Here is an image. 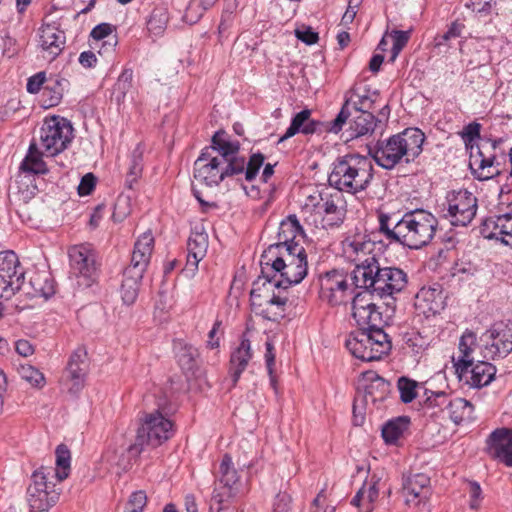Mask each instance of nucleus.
<instances>
[{"label": "nucleus", "mask_w": 512, "mask_h": 512, "mask_svg": "<svg viewBox=\"0 0 512 512\" xmlns=\"http://www.w3.org/2000/svg\"><path fill=\"white\" fill-rule=\"evenodd\" d=\"M261 274L250 292L254 307L269 320L277 321L284 316L287 297L275 289H287L300 283L307 275V254L302 245L269 246L261 255Z\"/></svg>", "instance_id": "f257e3e1"}, {"label": "nucleus", "mask_w": 512, "mask_h": 512, "mask_svg": "<svg viewBox=\"0 0 512 512\" xmlns=\"http://www.w3.org/2000/svg\"><path fill=\"white\" fill-rule=\"evenodd\" d=\"M378 221L379 232L387 241L414 250L427 246L438 228L437 218L424 209L408 211L397 221L392 215L380 212Z\"/></svg>", "instance_id": "f03ea898"}, {"label": "nucleus", "mask_w": 512, "mask_h": 512, "mask_svg": "<svg viewBox=\"0 0 512 512\" xmlns=\"http://www.w3.org/2000/svg\"><path fill=\"white\" fill-rule=\"evenodd\" d=\"M424 133L418 128H407L386 140L378 141L369 153L384 169L391 170L401 163L414 161L422 152Z\"/></svg>", "instance_id": "7ed1b4c3"}, {"label": "nucleus", "mask_w": 512, "mask_h": 512, "mask_svg": "<svg viewBox=\"0 0 512 512\" xmlns=\"http://www.w3.org/2000/svg\"><path fill=\"white\" fill-rule=\"evenodd\" d=\"M373 163L368 157L348 154L333 163L328 182L339 192L356 194L365 190L373 178Z\"/></svg>", "instance_id": "20e7f679"}, {"label": "nucleus", "mask_w": 512, "mask_h": 512, "mask_svg": "<svg viewBox=\"0 0 512 512\" xmlns=\"http://www.w3.org/2000/svg\"><path fill=\"white\" fill-rule=\"evenodd\" d=\"M371 260L370 265L367 264L355 272L352 279L356 287L370 290L380 297L392 296L406 287L408 277L402 269L382 267L377 258Z\"/></svg>", "instance_id": "39448f33"}, {"label": "nucleus", "mask_w": 512, "mask_h": 512, "mask_svg": "<svg viewBox=\"0 0 512 512\" xmlns=\"http://www.w3.org/2000/svg\"><path fill=\"white\" fill-rule=\"evenodd\" d=\"M173 433V423L159 411L147 414L137 430L135 442L127 448V458H123L120 460L121 463H117L115 474L120 477V467L123 470H128L132 466L131 460L138 457L146 446L156 448L170 439Z\"/></svg>", "instance_id": "423d86ee"}, {"label": "nucleus", "mask_w": 512, "mask_h": 512, "mask_svg": "<svg viewBox=\"0 0 512 512\" xmlns=\"http://www.w3.org/2000/svg\"><path fill=\"white\" fill-rule=\"evenodd\" d=\"M305 223L315 228L339 226L346 214L345 201L341 192H316L309 195L301 208Z\"/></svg>", "instance_id": "0eeeda50"}, {"label": "nucleus", "mask_w": 512, "mask_h": 512, "mask_svg": "<svg viewBox=\"0 0 512 512\" xmlns=\"http://www.w3.org/2000/svg\"><path fill=\"white\" fill-rule=\"evenodd\" d=\"M203 150L226 163L239 161L242 166V174H244L245 180L249 182L256 178L265 161V156L260 152L253 153L248 161L239 156V141L231 140L230 136L223 130L217 131L212 137L211 145Z\"/></svg>", "instance_id": "6e6552de"}, {"label": "nucleus", "mask_w": 512, "mask_h": 512, "mask_svg": "<svg viewBox=\"0 0 512 512\" xmlns=\"http://www.w3.org/2000/svg\"><path fill=\"white\" fill-rule=\"evenodd\" d=\"M350 353L362 361L380 360L391 348V340L383 329H359L351 332L346 341Z\"/></svg>", "instance_id": "1a4fd4ad"}, {"label": "nucleus", "mask_w": 512, "mask_h": 512, "mask_svg": "<svg viewBox=\"0 0 512 512\" xmlns=\"http://www.w3.org/2000/svg\"><path fill=\"white\" fill-rule=\"evenodd\" d=\"M73 139L71 123L60 116L45 118L40 130L38 145L46 157H53L63 152Z\"/></svg>", "instance_id": "9d476101"}, {"label": "nucleus", "mask_w": 512, "mask_h": 512, "mask_svg": "<svg viewBox=\"0 0 512 512\" xmlns=\"http://www.w3.org/2000/svg\"><path fill=\"white\" fill-rule=\"evenodd\" d=\"M242 174L239 161L226 163L202 150L194 162V178L201 184L212 187L219 185L225 178Z\"/></svg>", "instance_id": "9b49d317"}, {"label": "nucleus", "mask_w": 512, "mask_h": 512, "mask_svg": "<svg viewBox=\"0 0 512 512\" xmlns=\"http://www.w3.org/2000/svg\"><path fill=\"white\" fill-rule=\"evenodd\" d=\"M477 203V197L467 190L451 191L446 196L444 216L453 226H466L477 213Z\"/></svg>", "instance_id": "f8f14e48"}, {"label": "nucleus", "mask_w": 512, "mask_h": 512, "mask_svg": "<svg viewBox=\"0 0 512 512\" xmlns=\"http://www.w3.org/2000/svg\"><path fill=\"white\" fill-rule=\"evenodd\" d=\"M476 347V334L471 331H466L460 339V355L454 362V367L460 380H464L473 387L480 388V373L476 371L477 366H473L474 359L472 357V353Z\"/></svg>", "instance_id": "ddd939ff"}, {"label": "nucleus", "mask_w": 512, "mask_h": 512, "mask_svg": "<svg viewBox=\"0 0 512 512\" xmlns=\"http://www.w3.org/2000/svg\"><path fill=\"white\" fill-rule=\"evenodd\" d=\"M72 274L80 288L90 287L97 273L94 252L85 245L74 246L69 251Z\"/></svg>", "instance_id": "4468645a"}, {"label": "nucleus", "mask_w": 512, "mask_h": 512, "mask_svg": "<svg viewBox=\"0 0 512 512\" xmlns=\"http://www.w3.org/2000/svg\"><path fill=\"white\" fill-rule=\"evenodd\" d=\"M24 283V272L13 251L0 252V297L9 299Z\"/></svg>", "instance_id": "2eb2a0df"}, {"label": "nucleus", "mask_w": 512, "mask_h": 512, "mask_svg": "<svg viewBox=\"0 0 512 512\" xmlns=\"http://www.w3.org/2000/svg\"><path fill=\"white\" fill-rule=\"evenodd\" d=\"M349 278L344 270L333 269L319 276L320 297L331 305L343 303L350 287ZM353 285H355L352 282Z\"/></svg>", "instance_id": "dca6fc26"}, {"label": "nucleus", "mask_w": 512, "mask_h": 512, "mask_svg": "<svg viewBox=\"0 0 512 512\" xmlns=\"http://www.w3.org/2000/svg\"><path fill=\"white\" fill-rule=\"evenodd\" d=\"M485 335L488 340L485 344L484 358H505L512 352V321L495 322Z\"/></svg>", "instance_id": "f3484780"}, {"label": "nucleus", "mask_w": 512, "mask_h": 512, "mask_svg": "<svg viewBox=\"0 0 512 512\" xmlns=\"http://www.w3.org/2000/svg\"><path fill=\"white\" fill-rule=\"evenodd\" d=\"M370 290L358 293L352 301V316L361 329H382V314L372 301Z\"/></svg>", "instance_id": "a211bd4d"}, {"label": "nucleus", "mask_w": 512, "mask_h": 512, "mask_svg": "<svg viewBox=\"0 0 512 512\" xmlns=\"http://www.w3.org/2000/svg\"><path fill=\"white\" fill-rule=\"evenodd\" d=\"M61 482H32L27 488L30 512H47L59 499Z\"/></svg>", "instance_id": "6ab92c4d"}, {"label": "nucleus", "mask_w": 512, "mask_h": 512, "mask_svg": "<svg viewBox=\"0 0 512 512\" xmlns=\"http://www.w3.org/2000/svg\"><path fill=\"white\" fill-rule=\"evenodd\" d=\"M374 249L375 243L366 235L357 234L345 238L342 242V251L345 258L355 264L353 277L359 268L365 267L367 264L370 265L371 258H377L373 254Z\"/></svg>", "instance_id": "aec40b11"}, {"label": "nucleus", "mask_w": 512, "mask_h": 512, "mask_svg": "<svg viewBox=\"0 0 512 512\" xmlns=\"http://www.w3.org/2000/svg\"><path fill=\"white\" fill-rule=\"evenodd\" d=\"M38 45L43 57L49 61L55 60L63 51L66 35L58 21L44 22L39 28Z\"/></svg>", "instance_id": "412c9836"}, {"label": "nucleus", "mask_w": 512, "mask_h": 512, "mask_svg": "<svg viewBox=\"0 0 512 512\" xmlns=\"http://www.w3.org/2000/svg\"><path fill=\"white\" fill-rule=\"evenodd\" d=\"M87 353L84 349H76L70 356L61 383L71 394L79 393L85 384L87 374Z\"/></svg>", "instance_id": "4be33fe9"}, {"label": "nucleus", "mask_w": 512, "mask_h": 512, "mask_svg": "<svg viewBox=\"0 0 512 512\" xmlns=\"http://www.w3.org/2000/svg\"><path fill=\"white\" fill-rule=\"evenodd\" d=\"M486 451L493 459L512 468V429L494 430L486 440Z\"/></svg>", "instance_id": "5701e85b"}, {"label": "nucleus", "mask_w": 512, "mask_h": 512, "mask_svg": "<svg viewBox=\"0 0 512 512\" xmlns=\"http://www.w3.org/2000/svg\"><path fill=\"white\" fill-rule=\"evenodd\" d=\"M466 150L469 152V167L474 177L480 180V124L472 122L466 125L461 132H459Z\"/></svg>", "instance_id": "b1692460"}, {"label": "nucleus", "mask_w": 512, "mask_h": 512, "mask_svg": "<svg viewBox=\"0 0 512 512\" xmlns=\"http://www.w3.org/2000/svg\"><path fill=\"white\" fill-rule=\"evenodd\" d=\"M416 307L424 314H437L445 307V297L442 286L434 283L422 287L416 294Z\"/></svg>", "instance_id": "393cba45"}, {"label": "nucleus", "mask_w": 512, "mask_h": 512, "mask_svg": "<svg viewBox=\"0 0 512 512\" xmlns=\"http://www.w3.org/2000/svg\"><path fill=\"white\" fill-rule=\"evenodd\" d=\"M154 248V237L151 232L143 233L135 242L131 263L127 268L145 273Z\"/></svg>", "instance_id": "a878e982"}, {"label": "nucleus", "mask_w": 512, "mask_h": 512, "mask_svg": "<svg viewBox=\"0 0 512 512\" xmlns=\"http://www.w3.org/2000/svg\"><path fill=\"white\" fill-rule=\"evenodd\" d=\"M277 237L278 242L270 246L301 245L299 241L304 238V231L295 215H289L281 221Z\"/></svg>", "instance_id": "bb28decb"}, {"label": "nucleus", "mask_w": 512, "mask_h": 512, "mask_svg": "<svg viewBox=\"0 0 512 512\" xmlns=\"http://www.w3.org/2000/svg\"><path fill=\"white\" fill-rule=\"evenodd\" d=\"M321 125V122L311 119V111L309 109H304L293 117L290 126L284 135L280 137L279 142H283L299 132L305 135L313 134L320 130Z\"/></svg>", "instance_id": "cd10ccee"}, {"label": "nucleus", "mask_w": 512, "mask_h": 512, "mask_svg": "<svg viewBox=\"0 0 512 512\" xmlns=\"http://www.w3.org/2000/svg\"><path fill=\"white\" fill-rule=\"evenodd\" d=\"M252 358L251 344L248 339L243 338L239 346L231 353L230 374L232 384L235 386Z\"/></svg>", "instance_id": "c85d7f7f"}, {"label": "nucleus", "mask_w": 512, "mask_h": 512, "mask_svg": "<svg viewBox=\"0 0 512 512\" xmlns=\"http://www.w3.org/2000/svg\"><path fill=\"white\" fill-rule=\"evenodd\" d=\"M403 495L405 502L409 507H418L420 512L428 511L427 498L428 488L421 482H404Z\"/></svg>", "instance_id": "c756f323"}, {"label": "nucleus", "mask_w": 512, "mask_h": 512, "mask_svg": "<svg viewBox=\"0 0 512 512\" xmlns=\"http://www.w3.org/2000/svg\"><path fill=\"white\" fill-rule=\"evenodd\" d=\"M43 150L38 145L36 138H34L29 146L28 153L21 163V169L25 172H31L34 174H46L48 168L46 163L43 161Z\"/></svg>", "instance_id": "7c9ffc66"}, {"label": "nucleus", "mask_w": 512, "mask_h": 512, "mask_svg": "<svg viewBox=\"0 0 512 512\" xmlns=\"http://www.w3.org/2000/svg\"><path fill=\"white\" fill-rule=\"evenodd\" d=\"M143 275V272L134 270V268H126L124 270V280L121 286V295L124 303L130 305L135 302Z\"/></svg>", "instance_id": "2f4dec72"}, {"label": "nucleus", "mask_w": 512, "mask_h": 512, "mask_svg": "<svg viewBox=\"0 0 512 512\" xmlns=\"http://www.w3.org/2000/svg\"><path fill=\"white\" fill-rule=\"evenodd\" d=\"M378 120L373 113L354 112L349 122V130L352 137L358 138L372 134L377 126Z\"/></svg>", "instance_id": "473e14b6"}, {"label": "nucleus", "mask_w": 512, "mask_h": 512, "mask_svg": "<svg viewBox=\"0 0 512 512\" xmlns=\"http://www.w3.org/2000/svg\"><path fill=\"white\" fill-rule=\"evenodd\" d=\"M425 404L428 407H447L449 409H468L469 403L461 398L455 399L454 401L449 399V396L444 391H433L425 388L424 391Z\"/></svg>", "instance_id": "72a5a7b5"}, {"label": "nucleus", "mask_w": 512, "mask_h": 512, "mask_svg": "<svg viewBox=\"0 0 512 512\" xmlns=\"http://www.w3.org/2000/svg\"><path fill=\"white\" fill-rule=\"evenodd\" d=\"M378 96L379 94L375 91L371 92L366 88H355L346 101H349V106L352 105L354 112L372 113L370 110L373 109Z\"/></svg>", "instance_id": "f704fd0d"}, {"label": "nucleus", "mask_w": 512, "mask_h": 512, "mask_svg": "<svg viewBox=\"0 0 512 512\" xmlns=\"http://www.w3.org/2000/svg\"><path fill=\"white\" fill-rule=\"evenodd\" d=\"M69 81L63 77L55 76L48 80V84L43 89L44 102L49 107L56 106L60 103L64 91L68 88Z\"/></svg>", "instance_id": "c9c22d12"}, {"label": "nucleus", "mask_w": 512, "mask_h": 512, "mask_svg": "<svg viewBox=\"0 0 512 512\" xmlns=\"http://www.w3.org/2000/svg\"><path fill=\"white\" fill-rule=\"evenodd\" d=\"M410 426V419L406 416L397 417L388 421L382 428V437L387 444H396L404 436Z\"/></svg>", "instance_id": "e433bc0d"}, {"label": "nucleus", "mask_w": 512, "mask_h": 512, "mask_svg": "<svg viewBox=\"0 0 512 512\" xmlns=\"http://www.w3.org/2000/svg\"><path fill=\"white\" fill-rule=\"evenodd\" d=\"M29 285L33 290V296L49 298L55 293L54 282L49 273L36 272L30 278Z\"/></svg>", "instance_id": "4c0bfd02"}, {"label": "nucleus", "mask_w": 512, "mask_h": 512, "mask_svg": "<svg viewBox=\"0 0 512 512\" xmlns=\"http://www.w3.org/2000/svg\"><path fill=\"white\" fill-rule=\"evenodd\" d=\"M143 171V151L138 145L130 156V165L126 174L125 186L133 189L134 184L137 183Z\"/></svg>", "instance_id": "58836bf2"}, {"label": "nucleus", "mask_w": 512, "mask_h": 512, "mask_svg": "<svg viewBox=\"0 0 512 512\" xmlns=\"http://www.w3.org/2000/svg\"><path fill=\"white\" fill-rule=\"evenodd\" d=\"M55 476L57 480H65L70 475L71 453L65 444H60L55 450Z\"/></svg>", "instance_id": "ea45409f"}, {"label": "nucleus", "mask_w": 512, "mask_h": 512, "mask_svg": "<svg viewBox=\"0 0 512 512\" xmlns=\"http://www.w3.org/2000/svg\"><path fill=\"white\" fill-rule=\"evenodd\" d=\"M208 247L207 235L204 233H192L187 242L189 261L194 258L200 261L206 254Z\"/></svg>", "instance_id": "a19ab883"}, {"label": "nucleus", "mask_w": 512, "mask_h": 512, "mask_svg": "<svg viewBox=\"0 0 512 512\" xmlns=\"http://www.w3.org/2000/svg\"><path fill=\"white\" fill-rule=\"evenodd\" d=\"M378 492L376 482H363L362 487L352 498L351 504L356 507H360L362 504H367V507H372L371 504L377 499Z\"/></svg>", "instance_id": "79ce46f5"}, {"label": "nucleus", "mask_w": 512, "mask_h": 512, "mask_svg": "<svg viewBox=\"0 0 512 512\" xmlns=\"http://www.w3.org/2000/svg\"><path fill=\"white\" fill-rule=\"evenodd\" d=\"M199 357L198 349L190 344H180L177 351L178 363L183 370L191 371L196 366Z\"/></svg>", "instance_id": "37998d69"}, {"label": "nucleus", "mask_w": 512, "mask_h": 512, "mask_svg": "<svg viewBox=\"0 0 512 512\" xmlns=\"http://www.w3.org/2000/svg\"><path fill=\"white\" fill-rule=\"evenodd\" d=\"M17 371L20 377L33 387L42 388L46 383L43 373L30 364H20Z\"/></svg>", "instance_id": "c03bdc74"}, {"label": "nucleus", "mask_w": 512, "mask_h": 512, "mask_svg": "<svg viewBox=\"0 0 512 512\" xmlns=\"http://www.w3.org/2000/svg\"><path fill=\"white\" fill-rule=\"evenodd\" d=\"M512 219L510 214L498 215L496 219L491 217L482 220V237L486 239H499L495 230L500 226V222H509Z\"/></svg>", "instance_id": "a18cd8bd"}, {"label": "nucleus", "mask_w": 512, "mask_h": 512, "mask_svg": "<svg viewBox=\"0 0 512 512\" xmlns=\"http://www.w3.org/2000/svg\"><path fill=\"white\" fill-rule=\"evenodd\" d=\"M166 25L167 15L161 9L154 10L147 21V28L149 32L155 36L161 35L164 32Z\"/></svg>", "instance_id": "49530a36"}, {"label": "nucleus", "mask_w": 512, "mask_h": 512, "mask_svg": "<svg viewBox=\"0 0 512 512\" xmlns=\"http://www.w3.org/2000/svg\"><path fill=\"white\" fill-rule=\"evenodd\" d=\"M405 344L417 355L423 353L429 347L430 339L427 336H423L420 332H412L407 335Z\"/></svg>", "instance_id": "de8ad7c7"}, {"label": "nucleus", "mask_w": 512, "mask_h": 512, "mask_svg": "<svg viewBox=\"0 0 512 512\" xmlns=\"http://www.w3.org/2000/svg\"><path fill=\"white\" fill-rule=\"evenodd\" d=\"M397 386L400 392V398L404 403H410L416 398V388L418 386L416 381L401 377L398 380Z\"/></svg>", "instance_id": "09e8293b"}, {"label": "nucleus", "mask_w": 512, "mask_h": 512, "mask_svg": "<svg viewBox=\"0 0 512 512\" xmlns=\"http://www.w3.org/2000/svg\"><path fill=\"white\" fill-rule=\"evenodd\" d=\"M503 143L504 141L502 138L492 140L490 138L482 136V148L485 146H489L494 151V154L490 156H485L482 153V170L485 169L486 167H491L494 164V161L497 158V149L499 150L501 155L504 154V151L500 147Z\"/></svg>", "instance_id": "8fccbe9b"}, {"label": "nucleus", "mask_w": 512, "mask_h": 512, "mask_svg": "<svg viewBox=\"0 0 512 512\" xmlns=\"http://www.w3.org/2000/svg\"><path fill=\"white\" fill-rule=\"evenodd\" d=\"M464 25L455 21L451 23L448 30L443 34H439L434 38V43L436 47L446 46L448 43L461 36L462 29Z\"/></svg>", "instance_id": "3c124183"}, {"label": "nucleus", "mask_w": 512, "mask_h": 512, "mask_svg": "<svg viewBox=\"0 0 512 512\" xmlns=\"http://www.w3.org/2000/svg\"><path fill=\"white\" fill-rule=\"evenodd\" d=\"M393 40V46L391 50V61H394L401 50L406 46L410 38V31L393 30L390 33Z\"/></svg>", "instance_id": "603ef678"}, {"label": "nucleus", "mask_w": 512, "mask_h": 512, "mask_svg": "<svg viewBox=\"0 0 512 512\" xmlns=\"http://www.w3.org/2000/svg\"><path fill=\"white\" fill-rule=\"evenodd\" d=\"M147 503L146 493L142 490L136 491L131 494L129 501L126 505V510L133 512H143Z\"/></svg>", "instance_id": "864d4df0"}, {"label": "nucleus", "mask_w": 512, "mask_h": 512, "mask_svg": "<svg viewBox=\"0 0 512 512\" xmlns=\"http://www.w3.org/2000/svg\"><path fill=\"white\" fill-rule=\"evenodd\" d=\"M233 496L232 486L229 482H218L212 494V498L217 503H223Z\"/></svg>", "instance_id": "5fc2aeb1"}, {"label": "nucleus", "mask_w": 512, "mask_h": 512, "mask_svg": "<svg viewBox=\"0 0 512 512\" xmlns=\"http://www.w3.org/2000/svg\"><path fill=\"white\" fill-rule=\"evenodd\" d=\"M350 116L352 113L349 109V101H345L337 117L331 122L329 130L338 133Z\"/></svg>", "instance_id": "6e6d98bb"}, {"label": "nucleus", "mask_w": 512, "mask_h": 512, "mask_svg": "<svg viewBox=\"0 0 512 512\" xmlns=\"http://www.w3.org/2000/svg\"><path fill=\"white\" fill-rule=\"evenodd\" d=\"M295 36L300 41L307 45L316 44L319 40V35L309 26H301L295 30Z\"/></svg>", "instance_id": "4d7b16f0"}, {"label": "nucleus", "mask_w": 512, "mask_h": 512, "mask_svg": "<svg viewBox=\"0 0 512 512\" xmlns=\"http://www.w3.org/2000/svg\"><path fill=\"white\" fill-rule=\"evenodd\" d=\"M115 27L109 23H101L95 26L91 31V37L95 40H102L112 34Z\"/></svg>", "instance_id": "13d9d810"}, {"label": "nucleus", "mask_w": 512, "mask_h": 512, "mask_svg": "<svg viewBox=\"0 0 512 512\" xmlns=\"http://www.w3.org/2000/svg\"><path fill=\"white\" fill-rule=\"evenodd\" d=\"M96 179L92 173L84 175L78 186V193L81 196L89 195L95 187Z\"/></svg>", "instance_id": "bf43d9fd"}, {"label": "nucleus", "mask_w": 512, "mask_h": 512, "mask_svg": "<svg viewBox=\"0 0 512 512\" xmlns=\"http://www.w3.org/2000/svg\"><path fill=\"white\" fill-rule=\"evenodd\" d=\"M45 80V72H39L31 76L27 82V91L32 94L38 93L41 89V86L45 83Z\"/></svg>", "instance_id": "052dcab7"}, {"label": "nucleus", "mask_w": 512, "mask_h": 512, "mask_svg": "<svg viewBox=\"0 0 512 512\" xmlns=\"http://www.w3.org/2000/svg\"><path fill=\"white\" fill-rule=\"evenodd\" d=\"M133 72L130 69H125L119 76L116 87L125 94L132 86Z\"/></svg>", "instance_id": "680f3d73"}, {"label": "nucleus", "mask_w": 512, "mask_h": 512, "mask_svg": "<svg viewBox=\"0 0 512 512\" xmlns=\"http://www.w3.org/2000/svg\"><path fill=\"white\" fill-rule=\"evenodd\" d=\"M496 372L497 369L493 364L482 360V378L487 376L485 382L482 383V388L489 385L494 380Z\"/></svg>", "instance_id": "e2e57ef3"}, {"label": "nucleus", "mask_w": 512, "mask_h": 512, "mask_svg": "<svg viewBox=\"0 0 512 512\" xmlns=\"http://www.w3.org/2000/svg\"><path fill=\"white\" fill-rule=\"evenodd\" d=\"M221 325H222L221 321H219V320L215 321L212 329L210 330V332L208 334L207 346L210 349H216L219 347V337H216V334L219 331Z\"/></svg>", "instance_id": "0e129e2a"}, {"label": "nucleus", "mask_w": 512, "mask_h": 512, "mask_svg": "<svg viewBox=\"0 0 512 512\" xmlns=\"http://www.w3.org/2000/svg\"><path fill=\"white\" fill-rule=\"evenodd\" d=\"M15 349L16 352L23 357L31 356L34 353V347L32 344L28 340L24 339L18 340L16 342Z\"/></svg>", "instance_id": "69168bd1"}, {"label": "nucleus", "mask_w": 512, "mask_h": 512, "mask_svg": "<svg viewBox=\"0 0 512 512\" xmlns=\"http://www.w3.org/2000/svg\"><path fill=\"white\" fill-rule=\"evenodd\" d=\"M79 63L85 68H92L97 63V57L92 51H84L79 56Z\"/></svg>", "instance_id": "338daca9"}, {"label": "nucleus", "mask_w": 512, "mask_h": 512, "mask_svg": "<svg viewBox=\"0 0 512 512\" xmlns=\"http://www.w3.org/2000/svg\"><path fill=\"white\" fill-rule=\"evenodd\" d=\"M219 469L223 477H228L230 476V474L231 476H234L235 471L232 468V458L230 457V455L225 454L223 456Z\"/></svg>", "instance_id": "774afa93"}]
</instances>
